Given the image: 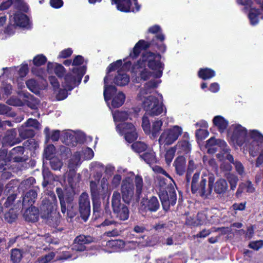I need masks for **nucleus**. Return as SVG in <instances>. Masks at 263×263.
I'll use <instances>...</instances> for the list:
<instances>
[{
  "instance_id": "b1692460",
  "label": "nucleus",
  "mask_w": 263,
  "mask_h": 263,
  "mask_svg": "<svg viewBox=\"0 0 263 263\" xmlns=\"http://www.w3.org/2000/svg\"><path fill=\"white\" fill-rule=\"evenodd\" d=\"M107 76H105L104 78V98L106 101L111 100L113 96L116 93L117 89L116 86L111 85H107L108 82Z\"/></svg>"
},
{
  "instance_id": "20e7f679",
  "label": "nucleus",
  "mask_w": 263,
  "mask_h": 263,
  "mask_svg": "<svg viewBox=\"0 0 263 263\" xmlns=\"http://www.w3.org/2000/svg\"><path fill=\"white\" fill-rule=\"evenodd\" d=\"M159 193L163 210L167 212L171 206H174L176 203L177 195L174 186L168 183L167 179L163 177L158 178Z\"/></svg>"
},
{
  "instance_id": "c9c22d12",
  "label": "nucleus",
  "mask_w": 263,
  "mask_h": 263,
  "mask_svg": "<svg viewBox=\"0 0 263 263\" xmlns=\"http://www.w3.org/2000/svg\"><path fill=\"white\" fill-rule=\"evenodd\" d=\"M18 133L22 139L32 138L35 135V132L33 129L26 127V128L22 127L18 129Z\"/></svg>"
},
{
  "instance_id": "7ed1b4c3",
  "label": "nucleus",
  "mask_w": 263,
  "mask_h": 263,
  "mask_svg": "<svg viewBox=\"0 0 263 263\" xmlns=\"http://www.w3.org/2000/svg\"><path fill=\"white\" fill-rule=\"evenodd\" d=\"M199 172H196L192 176L191 190L193 194L198 195L204 199H209L212 193V186L215 176L213 174L208 176V180L204 175L200 177Z\"/></svg>"
},
{
  "instance_id": "bf43d9fd",
  "label": "nucleus",
  "mask_w": 263,
  "mask_h": 263,
  "mask_svg": "<svg viewBox=\"0 0 263 263\" xmlns=\"http://www.w3.org/2000/svg\"><path fill=\"white\" fill-rule=\"evenodd\" d=\"M178 147L185 153L187 154L191 151V144L187 140H182L178 143Z\"/></svg>"
},
{
  "instance_id": "603ef678",
  "label": "nucleus",
  "mask_w": 263,
  "mask_h": 263,
  "mask_svg": "<svg viewBox=\"0 0 263 263\" xmlns=\"http://www.w3.org/2000/svg\"><path fill=\"white\" fill-rule=\"evenodd\" d=\"M27 87L32 92H38L37 82L33 79H29L26 82Z\"/></svg>"
},
{
  "instance_id": "de8ad7c7",
  "label": "nucleus",
  "mask_w": 263,
  "mask_h": 263,
  "mask_svg": "<svg viewBox=\"0 0 263 263\" xmlns=\"http://www.w3.org/2000/svg\"><path fill=\"white\" fill-rule=\"evenodd\" d=\"M0 115H5L9 117H14L16 114L11 111V108L9 106L0 104Z\"/></svg>"
},
{
  "instance_id": "c85d7f7f",
  "label": "nucleus",
  "mask_w": 263,
  "mask_h": 263,
  "mask_svg": "<svg viewBox=\"0 0 263 263\" xmlns=\"http://www.w3.org/2000/svg\"><path fill=\"white\" fill-rule=\"evenodd\" d=\"M118 73L115 76L114 82L118 86H124L127 85L129 82V77L121 70H118Z\"/></svg>"
},
{
  "instance_id": "393cba45",
  "label": "nucleus",
  "mask_w": 263,
  "mask_h": 263,
  "mask_svg": "<svg viewBox=\"0 0 263 263\" xmlns=\"http://www.w3.org/2000/svg\"><path fill=\"white\" fill-rule=\"evenodd\" d=\"M213 125L217 127L220 133H223L229 125V122L220 115L215 116L212 120Z\"/></svg>"
},
{
  "instance_id": "2eb2a0df",
  "label": "nucleus",
  "mask_w": 263,
  "mask_h": 263,
  "mask_svg": "<svg viewBox=\"0 0 263 263\" xmlns=\"http://www.w3.org/2000/svg\"><path fill=\"white\" fill-rule=\"evenodd\" d=\"M232 127L233 132L230 137L231 141L238 146H242L248 138L247 129L238 124L232 125Z\"/></svg>"
},
{
  "instance_id": "69168bd1",
  "label": "nucleus",
  "mask_w": 263,
  "mask_h": 263,
  "mask_svg": "<svg viewBox=\"0 0 263 263\" xmlns=\"http://www.w3.org/2000/svg\"><path fill=\"white\" fill-rule=\"evenodd\" d=\"M50 164L51 168L54 171L60 170L63 165L62 162L58 159H51Z\"/></svg>"
},
{
  "instance_id": "9d476101",
  "label": "nucleus",
  "mask_w": 263,
  "mask_h": 263,
  "mask_svg": "<svg viewBox=\"0 0 263 263\" xmlns=\"http://www.w3.org/2000/svg\"><path fill=\"white\" fill-rule=\"evenodd\" d=\"M249 136L252 139L249 147V154L255 157L263 149V135L257 130L253 129L250 130Z\"/></svg>"
},
{
  "instance_id": "f03ea898",
  "label": "nucleus",
  "mask_w": 263,
  "mask_h": 263,
  "mask_svg": "<svg viewBox=\"0 0 263 263\" xmlns=\"http://www.w3.org/2000/svg\"><path fill=\"white\" fill-rule=\"evenodd\" d=\"M161 55L159 53L146 51L142 53L141 58L132 66V71L136 73L140 68L147 66L153 71V77L160 78L162 77L164 64L161 61Z\"/></svg>"
},
{
  "instance_id": "a19ab883",
  "label": "nucleus",
  "mask_w": 263,
  "mask_h": 263,
  "mask_svg": "<svg viewBox=\"0 0 263 263\" xmlns=\"http://www.w3.org/2000/svg\"><path fill=\"white\" fill-rule=\"evenodd\" d=\"M140 157L149 164H154L156 162V156L153 152H145L142 155H140Z\"/></svg>"
},
{
  "instance_id": "864d4df0",
  "label": "nucleus",
  "mask_w": 263,
  "mask_h": 263,
  "mask_svg": "<svg viewBox=\"0 0 263 263\" xmlns=\"http://www.w3.org/2000/svg\"><path fill=\"white\" fill-rule=\"evenodd\" d=\"M13 4L19 10L27 12L28 9L27 5L23 0H13Z\"/></svg>"
},
{
  "instance_id": "423d86ee",
  "label": "nucleus",
  "mask_w": 263,
  "mask_h": 263,
  "mask_svg": "<svg viewBox=\"0 0 263 263\" xmlns=\"http://www.w3.org/2000/svg\"><path fill=\"white\" fill-rule=\"evenodd\" d=\"M86 71L85 66L73 68L71 72H68L65 75L64 82H62V86L67 88L69 91H71L81 83Z\"/></svg>"
},
{
  "instance_id": "c756f323",
  "label": "nucleus",
  "mask_w": 263,
  "mask_h": 263,
  "mask_svg": "<svg viewBox=\"0 0 263 263\" xmlns=\"http://www.w3.org/2000/svg\"><path fill=\"white\" fill-rule=\"evenodd\" d=\"M198 77L203 80L212 79L216 76L215 71L210 68H201L198 71Z\"/></svg>"
},
{
  "instance_id": "f704fd0d",
  "label": "nucleus",
  "mask_w": 263,
  "mask_h": 263,
  "mask_svg": "<svg viewBox=\"0 0 263 263\" xmlns=\"http://www.w3.org/2000/svg\"><path fill=\"white\" fill-rule=\"evenodd\" d=\"M197 166L194 161L192 159L189 161L188 166L186 170L185 175V186L187 187L190 186V180L191 179V175L194 171L196 169Z\"/></svg>"
},
{
  "instance_id": "6e6552de",
  "label": "nucleus",
  "mask_w": 263,
  "mask_h": 263,
  "mask_svg": "<svg viewBox=\"0 0 263 263\" xmlns=\"http://www.w3.org/2000/svg\"><path fill=\"white\" fill-rule=\"evenodd\" d=\"M144 110L152 117L158 116L163 111V104L160 103L159 101L155 96H149L146 98L142 103Z\"/></svg>"
},
{
  "instance_id": "cd10ccee",
  "label": "nucleus",
  "mask_w": 263,
  "mask_h": 263,
  "mask_svg": "<svg viewBox=\"0 0 263 263\" xmlns=\"http://www.w3.org/2000/svg\"><path fill=\"white\" fill-rule=\"evenodd\" d=\"M173 165L175 166L177 174L179 176H182L184 174L186 168V160L183 156L177 157L175 160Z\"/></svg>"
},
{
  "instance_id": "412c9836",
  "label": "nucleus",
  "mask_w": 263,
  "mask_h": 263,
  "mask_svg": "<svg viewBox=\"0 0 263 263\" xmlns=\"http://www.w3.org/2000/svg\"><path fill=\"white\" fill-rule=\"evenodd\" d=\"M229 189L227 181L223 178H220L215 181V178L213 181L212 190L214 192L219 195H223L227 193Z\"/></svg>"
},
{
  "instance_id": "0eeeda50",
  "label": "nucleus",
  "mask_w": 263,
  "mask_h": 263,
  "mask_svg": "<svg viewBox=\"0 0 263 263\" xmlns=\"http://www.w3.org/2000/svg\"><path fill=\"white\" fill-rule=\"evenodd\" d=\"M121 198L120 193L115 191L112 196L111 205L116 217L120 220L125 221L129 218V211L127 205L121 203Z\"/></svg>"
},
{
  "instance_id": "052dcab7",
  "label": "nucleus",
  "mask_w": 263,
  "mask_h": 263,
  "mask_svg": "<svg viewBox=\"0 0 263 263\" xmlns=\"http://www.w3.org/2000/svg\"><path fill=\"white\" fill-rule=\"evenodd\" d=\"M55 257V253L50 252L48 254L38 258L39 263H49Z\"/></svg>"
},
{
  "instance_id": "7c9ffc66",
  "label": "nucleus",
  "mask_w": 263,
  "mask_h": 263,
  "mask_svg": "<svg viewBox=\"0 0 263 263\" xmlns=\"http://www.w3.org/2000/svg\"><path fill=\"white\" fill-rule=\"evenodd\" d=\"M14 21L17 26L25 28L29 24V19L27 15L23 13L15 14L14 16Z\"/></svg>"
},
{
  "instance_id": "bb28decb",
  "label": "nucleus",
  "mask_w": 263,
  "mask_h": 263,
  "mask_svg": "<svg viewBox=\"0 0 263 263\" xmlns=\"http://www.w3.org/2000/svg\"><path fill=\"white\" fill-rule=\"evenodd\" d=\"M101 204L100 201H95L93 200V202H92L93 214L92 220L93 221H99V222H101L103 220L104 212L101 209Z\"/></svg>"
},
{
  "instance_id": "13d9d810",
  "label": "nucleus",
  "mask_w": 263,
  "mask_h": 263,
  "mask_svg": "<svg viewBox=\"0 0 263 263\" xmlns=\"http://www.w3.org/2000/svg\"><path fill=\"white\" fill-rule=\"evenodd\" d=\"M55 147L53 144L48 145L44 149V156L46 159H51L54 154Z\"/></svg>"
},
{
  "instance_id": "58836bf2",
  "label": "nucleus",
  "mask_w": 263,
  "mask_h": 263,
  "mask_svg": "<svg viewBox=\"0 0 263 263\" xmlns=\"http://www.w3.org/2000/svg\"><path fill=\"white\" fill-rule=\"evenodd\" d=\"M18 214L14 209H10L5 213L4 218L5 221L9 223H12L17 218Z\"/></svg>"
},
{
  "instance_id": "473e14b6",
  "label": "nucleus",
  "mask_w": 263,
  "mask_h": 263,
  "mask_svg": "<svg viewBox=\"0 0 263 263\" xmlns=\"http://www.w3.org/2000/svg\"><path fill=\"white\" fill-rule=\"evenodd\" d=\"M260 14V11L259 9L255 8H250L248 14V18L252 25L255 26L258 23Z\"/></svg>"
},
{
  "instance_id": "dca6fc26",
  "label": "nucleus",
  "mask_w": 263,
  "mask_h": 263,
  "mask_svg": "<svg viewBox=\"0 0 263 263\" xmlns=\"http://www.w3.org/2000/svg\"><path fill=\"white\" fill-rule=\"evenodd\" d=\"M134 185L133 179L127 177L122 180L121 191L123 201L129 204L134 195Z\"/></svg>"
},
{
  "instance_id": "9b49d317",
  "label": "nucleus",
  "mask_w": 263,
  "mask_h": 263,
  "mask_svg": "<svg viewBox=\"0 0 263 263\" xmlns=\"http://www.w3.org/2000/svg\"><path fill=\"white\" fill-rule=\"evenodd\" d=\"M160 208L158 198L155 196L144 197L140 202V211L142 214H151L157 212Z\"/></svg>"
},
{
  "instance_id": "0e129e2a",
  "label": "nucleus",
  "mask_w": 263,
  "mask_h": 263,
  "mask_svg": "<svg viewBox=\"0 0 263 263\" xmlns=\"http://www.w3.org/2000/svg\"><path fill=\"white\" fill-rule=\"evenodd\" d=\"M248 247L255 251H258L263 247V240H259L251 241Z\"/></svg>"
},
{
  "instance_id": "6ab92c4d",
  "label": "nucleus",
  "mask_w": 263,
  "mask_h": 263,
  "mask_svg": "<svg viewBox=\"0 0 263 263\" xmlns=\"http://www.w3.org/2000/svg\"><path fill=\"white\" fill-rule=\"evenodd\" d=\"M16 136L17 130L15 128L8 130L2 139L3 146H13L21 142V140Z\"/></svg>"
},
{
  "instance_id": "ddd939ff",
  "label": "nucleus",
  "mask_w": 263,
  "mask_h": 263,
  "mask_svg": "<svg viewBox=\"0 0 263 263\" xmlns=\"http://www.w3.org/2000/svg\"><path fill=\"white\" fill-rule=\"evenodd\" d=\"M57 207V200L55 195L43 199L40 206L42 218L48 219Z\"/></svg>"
},
{
  "instance_id": "4be33fe9",
  "label": "nucleus",
  "mask_w": 263,
  "mask_h": 263,
  "mask_svg": "<svg viewBox=\"0 0 263 263\" xmlns=\"http://www.w3.org/2000/svg\"><path fill=\"white\" fill-rule=\"evenodd\" d=\"M37 192L34 190L31 189L26 193L23 197L22 206L23 208L34 206L33 204L37 198Z\"/></svg>"
},
{
  "instance_id": "e433bc0d",
  "label": "nucleus",
  "mask_w": 263,
  "mask_h": 263,
  "mask_svg": "<svg viewBox=\"0 0 263 263\" xmlns=\"http://www.w3.org/2000/svg\"><path fill=\"white\" fill-rule=\"evenodd\" d=\"M163 125V122L161 120L155 121L153 123L152 128L151 129V138H156L157 137L160 132L161 130V127Z\"/></svg>"
},
{
  "instance_id": "4c0bfd02",
  "label": "nucleus",
  "mask_w": 263,
  "mask_h": 263,
  "mask_svg": "<svg viewBox=\"0 0 263 263\" xmlns=\"http://www.w3.org/2000/svg\"><path fill=\"white\" fill-rule=\"evenodd\" d=\"M23 251L17 248L11 250V260L13 263H19L22 259Z\"/></svg>"
},
{
  "instance_id": "09e8293b",
  "label": "nucleus",
  "mask_w": 263,
  "mask_h": 263,
  "mask_svg": "<svg viewBox=\"0 0 263 263\" xmlns=\"http://www.w3.org/2000/svg\"><path fill=\"white\" fill-rule=\"evenodd\" d=\"M80 157L79 156H74L68 161V167L69 169L76 170L80 164Z\"/></svg>"
},
{
  "instance_id": "39448f33",
  "label": "nucleus",
  "mask_w": 263,
  "mask_h": 263,
  "mask_svg": "<svg viewBox=\"0 0 263 263\" xmlns=\"http://www.w3.org/2000/svg\"><path fill=\"white\" fill-rule=\"evenodd\" d=\"M56 193L60 200L61 212L64 214L67 211V217H74L78 213L77 205L73 202L74 193L72 190H65L60 187L56 189Z\"/></svg>"
},
{
  "instance_id": "2f4dec72",
  "label": "nucleus",
  "mask_w": 263,
  "mask_h": 263,
  "mask_svg": "<svg viewBox=\"0 0 263 263\" xmlns=\"http://www.w3.org/2000/svg\"><path fill=\"white\" fill-rule=\"evenodd\" d=\"M44 133L45 135L46 142H48L49 140L53 142L58 141L60 138V131L59 130H53L50 134V129L48 127L45 128Z\"/></svg>"
},
{
  "instance_id": "a18cd8bd",
  "label": "nucleus",
  "mask_w": 263,
  "mask_h": 263,
  "mask_svg": "<svg viewBox=\"0 0 263 263\" xmlns=\"http://www.w3.org/2000/svg\"><path fill=\"white\" fill-rule=\"evenodd\" d=\"M140 72L139 76L141 80L143 81H146L149 79L152 76L153 77V71H150L147 69L146 68V67H144L142 68H140V70H138L136 73L138 72Z\"/></svg>"
},
{
  "instance_id": "c03bdc74",
  "label": "nucleus",
  "mask_w": 263,
  "mask_h": 263,
  "mask_svg": "<svg viewBox=\"0 0 263 263\" xmlns=\"http://www.w3.org/2000/svg\"><path fill=\"white\" fill-rule=\"evenodd\" d=\"M227 178L230 183L231 190H235L239 180L238 177L233 174H229L228 175Z\"/></svg>"
},
{
  "instance_id": "a878e982",
  "label": "nucleus",
  "mask_w": 263,
  "mask_h": 263,
  "mask_svg": "<svg viewBox=\"0 0 263 263\" xmlns=\"http://www.w3.org/2000/svg\"><path fill=\"white\" fill-rule=\"evenodd\" d=\"M90 189L92 201H100V196L105 194L104 187L102 186L101 191L98 188V185L96 181H91L90 182Z\"/></svg>"
},
{
  "instance_id": "3c124183",
  "label": "nucleus",
  "mask_w": 263,
  "mask_h": 263,
  "mask_svg": "<svg viewBox=\"0 0 263 263\" xmlns=\"http://www.w3.org/2000/svg\"><path fill=\"white\" fill-rule=\"evenodd\" d=\"M142 127L146 134L150 135L151 124L148 118L145 116H144L142 119Z\"/></svg>"
},
{
  "instance_id": "f257e3e1",
  "label": "nucleus",
  "mask_w": 263,
  "mask_h": 263,
  "mask_svg": "<svg viewBox=\"0 0 263 263\" xmlns=\"http://www.w3.org/2000/svg\"><path fill=\"white\" fill-rule=\"evenodd\" d=\"M145 39L140 40L135 45L129 54V57L132 59H137L142 50H146L149 47L157 49L163 53L165 52L166 47L164 44V35L162 32V29L158 25L150 27L147 30Z\"/></svg>"
},
{
  "instance_id": "a211bd4d",
  "label": "nucleus",
  "mask_w": 263,
  "mask_h": 263,
  "mask_svg": "<svg viewBox=\"0 0 263 263\" xmlns=\"http://www.w3.org/2000/svg\"><path fill=\"white\" fill-rule=\"evenodd\" d=\"M93 241V238L91 236L80 235L74 239L72 249L79 252L84 251L86 249L85 245L89 244Z\"/></svg>"
},
{
  "instance_id": "5fc2aeb1",
  "label": "nucleus",
  "mask_w": 263,
  "mask_h": 263,
  "mask_svg": "<svg viewBox=\"0 0 263 263\" xmlns=\"http://www.w3.org/2000/svg\"><path fill=\"white\" fill-rule=\"evenodd\" d=\"M158 82L155 80H151L147 82H146L144 86V88L145 90V93H151L150 90L151 89H154L158 87Z\"/></svg>"
},
{
  "instance_id": "338daca9",
  "label": "nucleus",
  "mask_w": 263,
  "mask_h": 263,
  "mask_svg": "<svg viewBox=\"0 0 263 263\" xmlns=\"http://www.w3.org/2000/svg\"><path fill=\"white\" fill-rule=\"evenodd\" d=\"M10 162L7 150L0 149V163H8Z\"/></svg>"
},
{
  "instance_id": "aec40b11",
  "label": "nucleus",
  "mask_w": 263,
  "mask_h": 263,
  "mask_svg": "<svg viewBox=\"0 0 263 263\" xmlns=\"http://www.w3.org/2000/svg\"><path fill=\"white\" fill-rule=\"evenodd\" d=\"M24 146H18L13 148L8 154L10 162L11 161L18 163L25 162L27 159L24 156Z\"/></svg>"
},
{
  "instance_id": "4d7b16f0",
  "label": "nucleus",
  "mask_w": 263,
  "mask_h": 263,
  "mask_svg": "<svg viewBox=\"0 0 263 263\" xmlns=\"http://www.w3.org/2000/svg\"><path fill=\"white\" fill-rule=\"evenodd\" d=\"M54 72L59 78H62L65 75L66 69L62 64H56V66L54 68Z\"/></svg>"
},
{
  "instance_id": "4468645a",
  "label": "nucleus",
  "mask_w": 263,
  "mask_h": 263,
  "mask_svg": "<svg viewBox=\"0 0 263 263\" xmlns=\"http://www.w3.org/2000/svg\"><path fill=\"white\" fill-rule=\"evenodd\" d=\"M121 135H124L125 140L129 143L134 142L138 138V134L133 124L123 122L118 124L116 126Z\"/></svg>"
},
{
  "instance_id": "680f3d73",
  "label": "nucleus",
  "mask_w": 263,
  "mask_h": 263,
  "mask_svg": "<svg viewBox=\"0 0 263 263\" xmlns=\"http://www.w3.org/2000/svg\"><path fill=\"white\" fill-rule=\"evenodd\" d=\"M60 152L62 158L64 159H67L71 155V149L65 146H61L60 147Z\"/></svg>"
},
{
  "instance_id": "f3484780",
  "label": "nucleus",
  "mask_w": 263,
  "mask_h": 263,
  "mask_svg": "<svg viewBox=\"0 0 263 263\" xmlns=\"http://www.w3.org/2000/svg\"><path fill=\"white\" fill-rule=\"evenodd\" d=\"M79 212L81 218L86 222L90 215V203L88 194L83 192L79 198Z\"/></svg>"
},
{
  "instance_id": "e2e57ef3",
  "label": "nucleus",
  "mask_w": 263,
  "mask_h": 263,
  "mask_svg": "<svg viewBox=\"0 0 263 263\" xmlns=\"http://www.w3.org/2000/svg\"><path fill=\"white\" fill-rule=\"evenodd\" d=\"M59 90L58 93L57 94V99L58 100H63L65 99L68 96V91L69 90L67 88L63 87V88L58 89Z\"/></svg>"
},
{
  "instance_id": "5701e85b",
  "label": "nucleus",
  "mask_w": 263,
  "mask_h": 263,
  "mask_svg": "<svg viewBox=\"0 0 263 263\" xmlns=\"http://www.w3.org/2000/svg\"><path fill=\"white\" fill-rule=\"evenodd\" d=\"M24 217L26 221L36 222L39 220V210L35 206L26 208Z\"/></svg>"
},
{
  "instance_id": "49530a36",
  "label": "nucleus",
  "mask_w": 263,
  "mask_h": 263,
  "mask_svg": "<svg viewBox=\"0 0 263 263\" xmlns=\"http://www.w3.org/2000/svg\"><path fill=\"white\" fill-rule=\"evenodd\" d=\"M47 61V58L44 55L41 54L34 57L33 59V63L35 66L39 67L45 64Z\"/></svg>"
},
{
  "instance_id": "79ce46f5",
  "label": "nucleus",
  "mask_w": 263,
  "mask_h": 263,
  "mask_svg": "<svg viewBox=\"0 0 263 263\" xmlns=\"http://www.w3.org/2000/svg\"><path fill=\"white\" fill-rule=\"evenodd\" d=\"M135 183L136 185V194L139 197L141 194L143 182L142 177L140 175H136L135 178Z\"/></svg>"
},
{
  "instance_id": "1a4fd4ad",
  "label": "nucleus",
  "mask_w": 263,
  "mask_h": 263,
  "mask_svg": "<svg viewBox=\"0 0 263 263\" xmlns=\"http://www.w3.org/2000/svg\"><path fill=\"white\" fill-rule=\"evenodd\" d=\"M182 133V128L178 125L165 129L159 137V143L160 145H171L177 140Z\"/></svg>"
},
{
  "instance_id": "8fccbe9b",
  "label": "nucleus",
  "mask_w": 263,
  "mask_h": 263,
  "mask_svg": "<svg viewBox=\"0 0 263 263\" xmlns=\"http://www.w3.org/2000/svg\"><path fill=\"white\" fill-rule=\"evenodd\" d=\"M122 64L123 62L121 60H118L116 61L111 63L107 68V73H109V72L114 71L116 70H119V69L122 67Z\"/></svg>"
},
{
  "instance_id": "774afa93",
  "label": "nucleus",
  "mask_w": 263,
  "mask_h": 263,
  "mask_svg": "<svg viewBox=\"0 0 263 263\" xmlns=\"http://www.w3.org/2000/svg\"><path fill=\"white\" fill-rule=\"evenodd\" d=\"M73 53V51L71 48H68L62 50L59 55L58 58L60 59H66L70 57Z\"/></svg>"
},
{
  "instance_id": "37998d69",
  "label": "nucleus",
  "mask_w": 263,
  "mask_h": 263,
  "mask_svg": "<svg viewBox=\"0 0 263 263\" xmlns=\"http://www.w3.org/2000/svg\"><path fill=\"white\" fill-rule=\"evenodd\" d=\"M129 115L127 111H117L114 115V118L117 121L124 122L128 119Z\"/></svg>"
},
{
  "instance_id": "6e6d98bb",
  "label": "nucleus",
  "mask_w": 263,
  "mask_h": 263,
  "mask_svg": "<svg viewBox=\"0 0 263 263\" xmlns=\"http://www.w3.org/2000/svg\"><path fill=\"white\" fill-rule=\"evenodd\" d=\"M209 132L207 128H199L196 130L195 136L198 140H203L209 136Z\"/></svg>"
},
{
  "instance_id": "f8f14e48",
  "label": "nucleus",
  "mask_w": 263,
  "mask_h": 263,
  "mask_svg": "<svg viewBox=\"0 0 263 263\" xmlns=\"http://www.w3.org/2000/svg\"><path fill=\"white\" fill-rule=\"evenodd\" d=\"M111 5H116L117 9L122 12L136 13L140 10L138 0H111Z\"/></svg>"
},
{
  "instance_id": "ea45409f",
  "label": "nucleus",
  "mask_w": 263,
  "mask_h": 263,
  "mask_svg": "<svg viewBox=\"0 0 263 263\" xmlns=\"http://www.w3.org/2000/svg\"><path fill=\"white\" fill-rule=\"evenodd\" d=\"M133 150L137 153H140L145 152L147 148V145L144 142L141 141L134 142L131 145Z\"/></svg>"
},
{
  "instance_id": "72a5a7b5",
  "label": "nucleus",
  "mask_w": 263,
  "mask_h": 263,
  "mask_svg": "<svg viewBox=\"0 0 263 263\" xmlns=\"http://www.w3.org/2000/svg\"><path fill=\"white\" fill-rule=\"evenodd\" d=\"M125 100V95L122 92H119L112 97L111 106L114 108H119L123 104Z\"/></svg>"
}]
</instances>
